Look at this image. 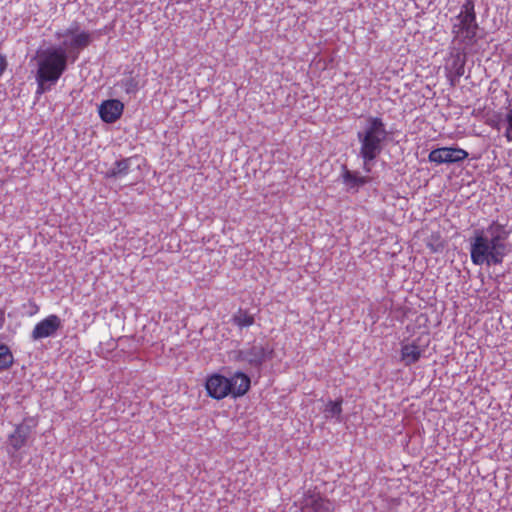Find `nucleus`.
<instances>
[{
    "instance_id": "1",
    "label": "nucleus",
    "mask_w": 512,
    "mask_h": 512,
    "mask_svg": "<svg viewBox=\"0 0 512 512\" xmlns=\"http://www.w3.org/2000/svg\"><path fill=\"white\" fill-rule=\"evenodd\" d=\"M508 236L506 226L498 221H492L485 229H475L469 239L472 263L478 266L502 264L511 248Z\"/></svg>"
},
{
    "instance_id": "2",
    "label": "nucleus",
    "mask_w": 512,
    "mask_h": 512,
    "mask_svg": "<svg viewBox=\"0 0 512 512\" xmlns=\"http://www.w3.org/2000/svg\"><path fill=\"white\" fill-rule=\"evenodd\" d=\"M33 59L37 64L36 94L41 95L49 91L66 71L68 54L65 46H51L46 49H38Z\"/></svg>"
},
{
    "instance_id": "3",
    "label": "nucleus",
    "mask_w": 512,
    "mask_h": 512,
    "mask_svg": "<svg viewBox=\"0 0 512 512\" xmlns=\"http://www.w3.org/2000/svg\"><path fill=\"white\" fill-rule=\"evenodd\" d=\"M381 117L369 115L365 118L362 128L357 132V139L360 143L358 156L363 161V170L370 173L373 162L383 152L389 137Z\"/></svg>"
},
{
    "instance_id": "4",
    "label": "nucleus",
    "mask_w": 512,
    "mask_h": 512,
    "mask_svg": "<svg viewBox=\"0 0 512 512\" xmlns=\"http://www.w3.org/2000/svg\"><path fill=\"white\" fill-rule=\"evenodd\" d=\"M250 386V377L241 371L235 372L230 378L215 373L209 376L205 383L207 394L216 400H221L229 395L233 398L244 396Z\"/></svg>"
},
{
    "instance_id": "5",
    "label": "nucleus",
    "mask_w": 512,
    "mask_h": 512,
    "mask_svg": "<svg viewBox=\"0 0 512 512\" xmlns=\"http://www.w3.org/2000/svg\"><path fill=\"white\" fill-rule=\"evenodd\" d=\"M478 30L475 1L465 0L459 14L452 19V43L458 42L460 45L473 46L477 42Z\"/></svg>"
},
{
    "instance_id": "6",
    "label": "nucleus",
    "mask_w": 512,
    "mask_h": 512,
    "mask_svg": "<svg viewBox=\"0 0 512 512\" xmlns=\"http://www.w3.org/2000/svg\"><path fill=\"white\" fill-rule=\"evenodd\" d=\"M245 355L246 363L260 371L263 364L273 358L274 350L269 344L263 345L254 341L249 347L245 348Z\"/></svg>"
},
{
    "instance_id": "7",
    "label": "nucleus",
    "mask_w": 512,
    "mask_h": 512,
    "mask_svg": "<svg viewBox=\"0 0 512 512\" xmlns=\"http://www.w3.org/2000/svg\"><path fill=\"white\" fill-rule=\"evenodd\" d=\"M468 155L467 151L459 147H441L433 149L428 160L436 164H454L464 161Z\"/></svg>"
},
{
    "instance_id": "8",
    "label": "nucleus",
    "mask_w": 512,
    "mask_h": 512,
    "mask_svg": "<svg viewBox=\"0 0 512 512\" xmlns=\"http://www.w3.org/2000/svg\"><path fill=\"white\" fill-rule=\"evenodd\" d=\"M300 508L301 512H334L333 503L312 490L304 493Z\"/></svg>"
},
{
    "instance_id": "9",
    "label": "nucleus",
    "mask_w": 512,
    "mask_h": 512,
    "mask_svg": "<svg viewBox=\"0 0 512 512\" xmlns=\"http://www.w3.org/2000/svg\"><path fill=\"white\" fill-rule=\"evenodd\" d=\"M35 426L36 421L32 417L24 418L20 424L16 425L14 432L8 437L9 445L14 451H18L25 446L32 429Z\"/></svg>"
},
{
    "instance_id": "10",
    "label": "nucleus",
    "mask_w": 512,
    "mask_h": 512,
    "mask_svg": "<svg viewBox=\"0 0 512 512\" xmlns=\"http://www.w3.org/2000/svg\"><path fill=\"white\" fill-rule=\"evenodd\" d=\"M62 327L61 319L55 315H49L37 323L31 332V339L34 341L52 337Z\"/></svg>"
},
{
    "instance_id": "11",
    "label": "nucleus",
    "mask_w": 512,
    "mask_h": 512,
    "mask_svg": "<svg viewBox=\"0 0 512 512\" xmlns=\"http://www.w3.org/2000/svg\"><path fill=\"white\" fill-rule=\"evenodd\" d=\"M124 104L118 99L104 100L98 108L101 120L105 123L112 124L122 116Z\"/></svg>"
},
{
    "instance_id": "12",
    "label": "nucleus",
    "mask_w": 512,
    "mask_h": 512,
    "mask_svg": "<svg viewBox=\"0 0 512 512\" xmlns=\"http://www.w3.org/2000/svg\"><path fill=\"white\" fill-rule=\"evenodd\" d=\"M466 52L463 47H453L446 65V70L456 77H462L465 73Z\"/></svg>"
},
{
    "instance_id": "13",
    "label": "nucleus",
    "mask_w": 512,
    "mask_h": 512,
    "mask_svg": "<svg viewBox=\"0 0 512 512\" xmlns=\"http://www.w3.org/2000/svg\"><path fill=\"white\" fill-rule=\"evenodd\" d=\"M341 179L346 186V190L353 192H357L360 187L370 181L369 177L359 176L357 172L349 170L346 165L342 166Z\"/></svg>"
},
{
    "instance_id": "14",
    "label": "nucleus",
    "mask_w": 512,
    "mask_h": 512,
    "mask_svg": "<svg viewBox=\"0 0 512 512\" xmlns=\"http://www.w3.org/2000/svg\"><path fill=\"white\" fill-rule=\"evenodd\" d=\"M423 350L415 343L405 344L401 348V360L405 366H410L419 361Z\"/></svg>"
},
{
    "instance_id": "15",
    "label": "nucleus",
    "mask_w": 512,
    "mask_h": 512,
    "mask_svg": "<svg viewBox=\"0 0 512 512\" xmlns=\"http://www.w3.org/2000/svg\"><path fill=\"white\" fill-rule=\"evenodd\" d=\"M92 42V34L86 31H82L76 35H74L68 44L64 42L61 46H65L66 52L67 48H70V52L74 50H82L90 45Z\"/></svg>"
},
{
    "instance_id": "16",
    "label": "nucleus",
    "mask_w": 512,
    "mask_h": 512,
    "mask_svg": "<svg viewBox=\"0 0 512 512\" xmlns=\"http://www.w3.org/2000/svg\"><path fill=\"white\" fill-rule=\"evenodd\" d=\"M131 160L132 157L116 161L114 166L105 173V178L116 179L126 176L130 171Z\"/></svg>"
},
{
    "instance_id": "17",
    "label": "nucleus",
    "mask_w": 512,
    "mask_h": 512,
    "mask_svg": "<svg viewBox=\"0 0 512 512\" xmlns=\"http://www.w3.org/2000/svg\"><path fill=\"white\" fill-rule=\"evenodd\" d=\"M231 322L242 330L243 328L252 326L255 323V318L248 310L239 308L232 315Z\"/></svg>"
},
{
    "instance_id": "18",
    "label": "nucleus",
    "mask_w": 512,
    "mask_h": 512,
    "mask_svg": "<svg viewBox=\"0 0 512 512\" xmlns=\"http://www.w3.org/2000/svg\"><path fill=\"white\" fill-rule=\"evenodd\" d=\"M342 404L343 398L339 397L336 400H329L324 408V416L326 419L335 418L338 422L342 421Z\"/></svg>"
},
{
    "instance_id": "19",
    "label": "nucleus",
    "mask_w": 512,
    "mask_h": 512,
    "mask_svg": "<svg viewBox=\"0 0 512 512\" xmlns=\"http://www.w3.org/2000/svg\"><path fill=\"white\" fill-rule=\"evenodd\" d=\"M118 85L127 93L135 94L139 89L138 77L129 72L123 79L120 80Z\"/></svg>"
},
{
    "instance_id": "20",
    "label": "nucleus",
    "mask_w": 512,
    "mask_h": 512,
    "mask_svg": "<svg viewBox=\"0 0 512 512\" xmlns=\"http://www.w3.org/2000/svg\"><path fill=\"white\" fill-rule=\"evenodd\" d=\"M13 362L14 358L10 348L4 343H0V371L9 369Z\"/></svg>"
},
{
    "instance_id": "21",
    "label": "nucleus",
    "mask_w": 512,
    "mask_h": 512,
    "mask_svg": "<svg viewBox=\"0 0 512 512\" xmlns=\"http://www.w3.org/2000/svg\"><path fill=\"white\" fill-rule=\"evenodd\" d=\"M505 120L507 122L505 137L509 142H512V105L507 108Z\"/></svg>"
},
{
    "instance_id": "22",
    "label": "nucleus",
    "mask_w": 512,
    "mask_h": 512,
    "mask_svg": "<svg viewBox=\"0 0 512 512\" xmlns=\"http://www.w3.org/2000/svg\"><path fill=\"white\" fill-rule=\"evenodd\" d=\"M228 357L231 361L246 363L245 348L230 351Z\"/></svg>"
},
{
    "instance_id": "23",
    "label": "nucleus",
    "mask_w": 512,
    "mask_h": 512,
    "mask_svg": "<svg viewBox=\"0 0 512 512\" xmlns=\"http://www.w3.org/2000/svg\"><path fill=\"white\" fill-rule=\"evenodd\" d=\"M8 67L7 58L5 55L0 54V77L4 74Z\"/></svg>"
},
{
    "instance_id": "24",
    "label": "nucleus",
    "mask_w": 512,
    "mask_h": 512,
    "mask_svg": "<svg viewBox=\"0 0 512 512\" xmlns=\"http://www.w3.org/2000/svg\"><path fill=\"white\" fill-rule=\"evenodd\" d=\"M29 306L31 307V310L29 311V315H34L39 311V307L37 304H35L33 301H29Z\"/></svg>"
},
{
    "instance_id": "25",
    "label": "nucleus",
    "mask_w": 512,
    "mask_h": 512,
    "mask_svg": "<svg viewBox=\"0 0 512 512\" xmlns=\"http://www.w3.org/2000/svg\"><path fill=\"white\" fill-rule=\"evenodd\" d=\"M448 78L450 81L451 86H456L457 82L459 81L460 77H456L455 74L448 73Z\"/></svg>"
},
{
    "instance_id": "26",
    "label": "nucleus",
    "mask_w": 512,
    "mask_h": 512,
    "mask_svg": "<svg viewBox=\"0 0 512 512\" xmlns=\"http://www.w3.org/2000/svg\"><path fill=\"white\" fill-rule=\"evenodd\" d=\"M78 30V25L75 24V26H71L70 28H68L67 30H65V34H67L68 36L70 35H76L75 32Z\"/></svg>"
},
{
    "instance_id": "27",
    "label": "nucleus",
    "mask_w": 512,
    "mask_h": 512,
    "mask_svg": "<svg viewBox=\"0 0 512 512\" xmlns=\"http://www.w3.org/2000/svg\"><path fill=\"white\" fill-rule=\"evenodd\" d=\"M5 324V312L3 309H0V328H2Z\"/></svg>"
},
{
    "instance_id": "28",
    "label": "nucleus",
    "mask_w": 512,
    "mask_h": 512,
    "mask_svg": "<svg viewBox=\"0 0 512 512\" xmlns=\"http://www.w3.org/2000/svg\"><path fill=\"white\" fill-rule=\"evenodd\" d=\"M66 36H68V35H67V34H65V31H57V32L55 33V37H56L57 39H60V38H62V37H66Z\"/></svg>"
}]
</instances>
